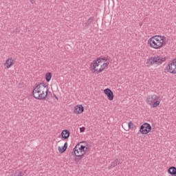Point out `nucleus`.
<instances>
[{"label": "nucleus", "instance_id": "f257e3e1", "mask_svg": "<svg viewBox=\"0 0 176 176\" xmlns=\"http://www.w3.org/2000/svg\"><path fill=\"white\" fill-rule=\"evenodd\" d=\"M49 89L44 82L37 85L32 91V96L36 100H45L47 97Z\"/></svg>", "mask_w": 176, "mask_h": 176}, {"label": "nucleus", "instance_id": "f03ea898", "mask_svg": "<svg viewBox=\"0 0 176 176\" xmlns=\"http://www.w3.org/2000/svg\"><path fill=\"white\" fill-rule=\"evenodd\" d=\"M164 39H166L164 36H154L150 38L148 42L153 49H160L166 45L164 44Z\"/></svg>", "mask_w": 176, "mask_h": 176}, {"label": "nucleus", "instance_id": "7ed1b4c3", "mask_svg": "<svg viewBox=\"0 0 176 176\" xmlns=\"http://www.w3.org/2000/svg\"><path fill=\"white\" fill-rule=\"evenodd\" d=\"M166 61L165 57H162L159 56H155L153 57H151L147 60V67H152L153 64H157V65H160V64H162V63H164Z\"/></svg>", "mask_w": 176, "mask_h": 176}, {"label": "nucleus", "instance_id": "20e7f679", "mask_svg": "<svg viewBox=\"0 0 176 176\" xmlns=\"http://www.w3.org/2000/svg\"><path fill=\"white\" fill-rule=\"evenodd\" d=\"M102 61H108V58H107V57H103L98 58L96 60H93V62L91 63V67H92V69L94 70V72H96V69H99L97 68V67H100L101 64H102Z\"/></svg>", "mask_w": 176, "mask_h": 176}, {"label": "nucleus", "instance_id": "39448f33", "mask_svg": "<svg viewBox=\"0 0 176 176\" xmlns=\"http://www.w3.org/2000/svg\"><path fill=\"white\" fill-rule=\"evenodd\" d=\"M166 69L169 74H173L175 75L176 74V58L173 59V61L169 63Z\"/></svg>", "mask_w": 176, "mask_h": 176}, {"label": "nucleus", "instance_id": "423d86ee", "mask_svg": "<svg viewBox=\"0 0 176 176\" xmlns=\"http://www.w3.org/2000/svg\"><path fill=\"white\" fill-rule=\"evenodd\" d=\"M81 144H86V142H80V143L77 144L76 145V149H80V152L82 155V156H85L86 155V152H87V149L89 148L86 146H83Z\"/></svg>", "mask_w": 176, "mask_h": 176}, {"label": "nucleus", "instance_id": "0eeeda50", "mask_svg": "<svg viewBox=\"0 0 176 176\" xmlns=\"http://www.w3.org/2000/svg\"><path fill=\"white\" fill-rule=\"evenodd\" d=\"M151 130H152V126L150 124L146 122L140 126V131L142 134H148Z\"/></svg>", "mask_w": 176, "mask_h": 176}, {"label": "nucleus", "instance_id": "6e6552de", "mask_svg": "<svg viewBox=\"0 0 176 176\" xmlns=\"http://www.w3.org/2000/svg\"><path fill=\"white\" fill-rule=\"evenodd\" d=\"M160 98V97L157 96V95L154 94L148 96L146 99V102L148 104V105H152V104H153L155 101H157V100H159Z\"/></svg>", "mask_w": 176, "mask_h": 176}, {"label": "nucleus", "instance_id": "1a4fd4ad", "mask_svg": "<svg viewBox=\"0 0 176 176\" xmlns=\"http://www.w3.org/2000/svg\"><path fill=\"white\" fill-rule=\"evenodd\" d=\"M72 155H75L76 157H78V158H75V160H82V159H83V155L80 152V150L76 148V146L74 147V152L72 153Z\"/></svg>", "mask_w": 176, "mask_h": 176}, {"label": "nucleus", "instance_id": "9d476101", "mask_svg": "<svg viewBox=\"0 0 176 176\" xmlns=\"http://www.w3.org/2000/svg\"><path fill=\"white\" fill-rule=\"evenodd\" d=\"M104 94H106V96H107V98L108 100H109V101H112V100H113V92H112L110 89H105L104 90Z\"/></svg>", "mask_w": 176, "mask_h": 176}, {"label": "nucleus", "instance_id": "9b49d317", "mask_svg": "<svg viewBox=\"0 0 176 176\" xmlns=\"http://www.w3.org/2000/svg\"><path fill=\"white\" fill-rule=\"evenodd\" d=\"M14 63H16V60H14V59L9 58L5 62L4 65L5 67H6L7 69H9L10 68V67H12V65H14Z\"/></svg>", "mask_w": 176, "mask_h": 176}, {"label": "nucleus", "instance_id": "f8f14e48", "mask_svg": "<svg viewBox=\"0 0 176 176\" xmlns=\"http://www.w3.org/2000/svg\"><path fill=\"white\" fill-rule=\"evenodd\" d=\"M104 61L105 60H102V63H100V67L99 68V69H96V72L97 74H100V72H102V71H104L105 68H108V65H109V63H104Z\"/></svg>", "mask_w": 176, "mask_h": 176}, {"label": "nucleus", "instance_id": "ddd939ff", "mask_svg": "<svg viewBox=\"0 0 176 176\" xmlns=\"http://www.w3.org/2000/svg\"><path fill=\"white\" fill-rule=\"evenodd\" d=\"M85 111V107L82 104H78L74 107V113L80 114Z\"/></svg>", "mask_w": 176, "mask_h": 176}, {"label": "nucleus", "instance_id": "4468645a", "mask_svg": "<svg viewBox=\"0 0 176 176\" xmlns=\"http://www.w3.org/2000/svg\"><path fill=\"white\" fill-rule=\"evenodd\" d=\"M69 131L67 129L63 130L61 133L62 138L64 140H68V138H69Z\"/></svg>", "mask_w": 176, "mask_h": 176}, {"label": "nucleus", "instance_id": "2eb2a0df", "mask_svg": "<svg viewBox=\"0 0 176 176\" xmlns=\"http://www.w3.org/2000/svg\"><path fill=\"white\" fill-rule=\"evenodd\" d=\"M168 173L172 176H176V167L171 166L168 168Z\"/></svg>", "mask_w": 176, "mask_h": 176}, {"label": "nucleus", "instance_id": "dca6fc26", "mask_svg": "<svg viewBox=\"0 0 176 176\" xmlns=\"http://www.w3.org/2000/svg\"><path fill=\"white\" fill-rule=\"evenodd\" d=\"M67 148H68V143L65 142L63 147H58V151L60 152V153H64V152L67 151Z\"/></svg>", "mask_w": 176, "mask_h": 176}, {"label": "nucleus", "instance_id": "f3484780", "mask_svg": "<svg viewBox=\"0 0 176 176\" xmlns=\"http://www.w3.org/2000/svg\"><path fill=\"white\" fill-rule=\"evenodd\" d=\"M118 164H120V160L116 159L111 163L110 168H113V167H116Z\"/></svg>", "mask_w": 176, "mask_h": 176}, {"label": "nucleus", "instance_id": "a211bd4d", "mask_svg": "<svg viewBox=\"0 0 176 176\" xmlns=\"http://www.w3.org/2000/svg\"><path fill=\"white\" fill-rule=\"evenodd\" d=\"M94 19L93 17H90L87 21L85 23V27H89V25H90V24H91V23H93Z\"/></svg>", "mask_w": 176, "mask_h": 176}, {"label": "nucleus", "instance_id": "6ab92c4d", "mask_svg": "<svg viewBox=\"0 0 176 176\" xmlns=\"http://www.w3.org/2000/svg\"><path fill=\"white\" fill-rule=\"evenodd\" d=\"M45 79L47 82H50L52 79V73L48 72L45 74Z\"/></svg>", "mask_w": 176, "mask_h": 176}, {"label": "nucleus", "instance_id": "aec40b11", "mask_svg": "<svg viewBox=\"0 0 176 176\" xmlns=\"http://www.w3.org/2000/svg\"><path fill=\"white\" fill-rule=\"evenodd\" d=\"M159 105H160V101L157 100L153 103V108H156L157 107H159Z\"/></svg>", "mask_w": 176, "mask_h": 176}, {"label": "nucleus", "instance_id": "412c9836", "mask_svg": "<svg viewBox=\"0 0 176 176\" xmlns=\"http://www.w3.org/2000/svg\"><path fill=\"white\" fill-rule=\"evenodd\" d=\"M129 129H134V124H133V122L130 121L128 124Z\"/></svg>", "mask_w": 176, "mask_h": 176}, {"label": "nucleus", "instance_id": "4be33fe9", "mask_svg": "<svg viewBox=\"0 0 176 176\" xmlns=\"http://www.w3.org/2000/svg\"><path fill=\"white\" fill-rule=\"evenodd\" d=\"M85 130H86V128H85V127L80 128V133H85Z\"/></svg>", "mask_w": 176, "mask_h": 176}, {"label": "nucleus", "instance_id": "5701e85b", "mask_svg": "<svg viewBox=\"0 0 176 176\" xmlns=\"http://www.w3.org/2000/svg\"><path fill=\"white\" fill-rule=\"evenodd\" d=\"M31 3H32V5H36V2L35 1V0H30Z\"/></svg>", "mask_w": 176, "mask_h": 176}, {"label": "nucleus", "instance_id": "b1692460", "mask_svg": "<svg viewBox=\"0 0 176 176\" xmlns=\"http://www.w3.org/2000/svg\"><path fill=\"white\" fill-rule=\"evenodd\" d=\"M17 176H23V173L20 172Z\"/></svg>", "mask_w": 176, "mask_h": 176}, {"label": "nucleus", "instance_id": "393cba45", "mask_svg": "<svg viewBox=\"0 0 176 176\" xmlns=\"http://www.w3.org/2000/svg\"><path fill=\"white\" fill-rule=\"evenodd\" d=\"M55 97H56V100H58V98L56 96H55Z\"/></svg>", "mask_w": 176, "mask_h": 176}]
</instances>
